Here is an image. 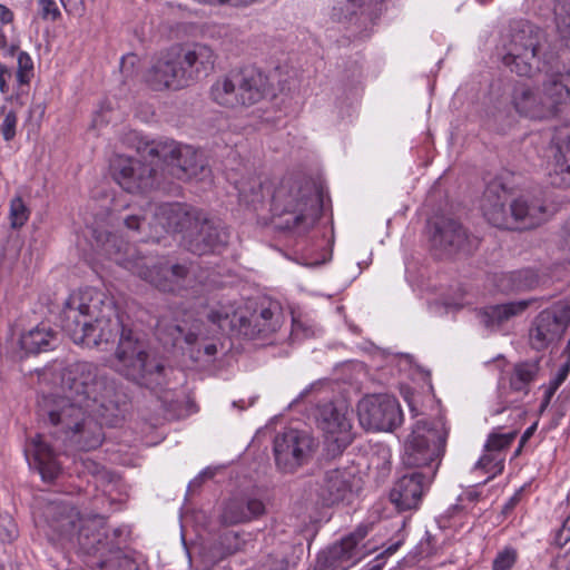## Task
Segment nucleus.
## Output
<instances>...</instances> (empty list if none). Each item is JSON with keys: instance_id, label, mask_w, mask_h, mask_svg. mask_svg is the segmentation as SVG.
<instances>
[{"instance_id": "nucleus-1", "label": "nucleus", "mask_w": 570, "mask_h": 570, "mask_svg": "<svg viewBox=\"0 0 570 570\" xmlns=\"http://www.w3.org/2000/svg\"><path fill=\"white\" fill-rule=\"evenodd\" d=\"M41 381H52L60 392L43 395L39 412L59 426L80 450L89 451L102 442L101 426L92 414L105 416L118 409L120 394L116 383L98 373L89 362H76L68 366L55 362L39 374Z\"/></svg>"}, {"instance_id": "nucleus-2", "label": "nucleus", "mask_w": 570, "mask_h": 570, "mask_svg": "<svg viewBox=\"0 0 570 570\" xmlns=\"http://www.w3.org/2000/svg\"><path fill=\"white\" fill-rule=\"evenodd\" d=\"M61 327L73 343L87 347L109 343L121 327L115 370L148 389L161 384L163 364L149 356L144 342L130 328L121 326L115 304L98 289L87 287L69 294L61 312Z\"/></svg>"}, {"instance_id": "nucleus-3", "label": "nucleus", "mask_w": 570, "mask_h": 570, "mask_svg": "<svg viewBox=\"0 0 570 570\" xmlns=\"http://www.w3.org/2000/svg\"><path fill=\"white\" fill-rule=\"evenodd\" d=\"M125 226L141 234V242H159L165 233H184L190 252L204 255L219 250L227 243V233L208 220H200L179 203L148 204L144 215L131 214L125 218Z\"/></svg>"}, {"instance_id": "nucleus-4", "label": "nucleus", "mask_w": 570, "mask_h": 570, "mask_svg": "<svg viewBox=\"0 0 570 570\" xmlns=\"http://www.w3.org/2000/svg\"><path fill=\"white\" fill-rule=\"evenodd\" d=\"M216 60L217 53L207 43L173 46L153 59L144 81L154 91L180 90L212 73Z\"/></svg>"}, {"instance_id": "nucleus-5", "label": "nucleus", "mask_w": 570, "mask_h": 570, "mask_svg": "<svg viewBox=\"0 0 570 570\" xmlns=\"http://www.w3.org/2000/svg\"><path fill=\"white\" fill-rule=\"evenodd\" d=\"M95 238L97 246L108 258L160 291H176L188 275V268L185 265H169L168 262L156 263L153 258L140 256L130 245L124 244L114 234L99 233Z\"/></svg>"}, {"instance_id": "nucleus-6", "label": "nucleus", "mask_w": 570, "mask_h": 570, "mask_svg": "<svg viewBox=\"0 0 570 570\" xmlns=\"http://www.w3.org/2000/svg\"><path fill=\"white\" fill-rule=\"evenodd\" d=\"M271 209L281 229L304 232L315 222V199L296 183H282L275 189Z\"/></svg>"}, {"instance_id": "nucleus-7", "label": "nucleus", "mask_w": 570, "mask_h": 570, "mask_svg": "<svg viewBox=\"0 0 570 570\" xmlns=\"http://www.w3.org/2000/svg\"><path fill=\"white\" fill-rule=\"evenodd\" d=\"M445 423L438 419L415 423L404 444L403 463L411 468H425L441 459L448 439Z\"/></svg>"}, {"instance_id": "nucleus-8", "label": "nucleus", "mask_w": 570, "mask_h": 570, "mask_svg": "<svg viewBox=\"0 0 570 570\" xmlns=\"http://www.w3.org/2000/svg\"><path fill=\"white\" fill-rule=\"evenodd\" d=\"M360 424L367 431L391 432L403 422L399 401L389 394H371L357 403Z\"/></svg>"}, {"instance_id": "nucleus-9", "label": "nucleus", "mask_w": 570, "mask_h": 570, "mask_svg": "<svg viewBox=\"0 0 570 570\" xmlns=\"http://www.w3.org/2000/svg\"><path fill=\"white\" fill-rule=\"evenodd\" d=\"M316 449V442L307 432L289 429L274 439V458L278 470L293 473L306 464Z\"/></svg>"}, {"instance_id": "nucleus-10", "label": "nucleus", "mask_w": 570, "mask_h": 570, "mask_svg": "<svg viewBox=\"0 0 570 570\" xmlns=\"http://www.w3.org/2000/svg\"><path fill=\"white\" fill-rule=\"evenodd\" d=\"M430 242L435 255L442 257L455 253H471L479 239L469 236L462 225L449 217H439L431 225Z\"/></svg>"}, {"instance_id": "nucleus-11", "label": "nucleus", "mask_w": 570, "mask_h": 570, "mask_svg": "<svg viewBox=\"0 0 570 570\" xmlns=\"http://www.w3.org/2000/svg\"><path fill=\"white\" fill-rule=\"evenodd\" d=\"M148 155L167 163L173 174L179 179H190L204 170L197 150L189 145L174 140H160L148 148Z\"/></svg>"}, {"instance_id": "nucleus-12", "label": "nucleus", "mask_w": 570, "mask_h": 570, "mask_svg": "<svg viewBox=\"0 0 570 570\" xmlns=\"http://www.w3.org/2000/svg\"><path fill=\"white\" fill-rule=\"evenodd\" d=\"M570 323V306L554 305L541 311L529 332L532 348L543 351L559 341Z\"/></svg>"}, {"instance_id": "nucleus-13", "label": "nucleus", "mask_w": 570, "mask_h": 570, "mask_svg": "<svg viewBox=\"0 0 570 570\" xmlns=\"http://www.w3.org/2000/svg\"><path fill=\"white\" fill-rule=\"evenodd\" d=\"M117 184L128 193H142L153 188L156 170L138 159L118 155L110 165Z\"/></svg>"}, {"instance_id": "nucleus-14", "label": "nucleus", "mask_w": 570, "mask_h": 570, "mask_svg": "<svg viewBox=\"0 0 570 570\" xmlns=\"http://www.w3.org/2000/svg\"><path fill=\"white\" fill-rule=\"evenodd\" d=\"M511 104L520 116L531 119H548L558 112L553 100L544 95L543 89L527 82H519L513 87Z\"/></svg>"}, {"instance_id": "nucleus-15", "label": "nucleus", "mask_w": 570, "mask_h": 570, "mask_svg": "<svg viewBox=\"0 0 570 570\" xmlns=\"http://www.w3.org/2000/svg\"><path fill=\"white\" fill-rule=\"evenodd\" d=\"M436 469H430L428 474L411 472L401 476L390 492V500L400 511L416 509L429 487Z\"/></svg>"}, {"instance_id": "nucleus-16", "label": "nucleus", "mask_w": 570, "mask_h": 570, "mask_svg": "<svg viewBox=\"0 0 570 570\" xmlns=\"http://www.w3.org/2000/svg\"><path fill=\"white\" fill-rule=\"evenodd\" d=\"M502 62L519 76H530L538 60L535 38H502Z\"/></svg>"}, {"instance_id": "nucleus-17", "label": "nucleus", "mask_w": 570, "mask_h": 570, "mask_svg": "<svg viewBox=\"0 0 570 570\" xmlns=\"http://www.w3.org/2000/svg\"><path fill=\"white\" fill-rule=\"evenodd\" d=\"M317 422L326 441L335 444L337 450H343L352 442V424L345 406H335L333 403L322 405Z\"/></svg>"}, {"instance_id": "nucleus-18", "label": "nucleus", "mask_w": 570, "mask_h": 570, "mask_svg": "<svg viewBox=\"0 0 570 570\" xmlns=\"http://www.w3.org/2000/svg\"><path fill=\"white\" fill-rule=\"evenodd\" d=\"M553 213L554 208L538 197L520 196L511 199V229L534 228L547 222Z\"/></svg>"}, {"instance_id": "nucleus-19", "label": "nucleus", "mask_w": 570, "mask_h": 570, "mask_svg": "<svg viewBox=\"0 0 570 570\" xmlns=\"http://www.w3.org/2000/svg\"><path fill=\"white\" fill-rule=\"evenodd\" d=\"M510 193L499 184H490L483 196L482 213L494 227L511 229Z\"/></svg>"}, {"instance_id": "nucleus-20", "label": "nucleus", "mask_w": 570, "mask_h": 570, "mask_svg": "<svg viewBox=\"0 0 570 570\" xmlns=\"http://www.w3.org/2000/svg\"><path fill=\"white\" fill-rule=\"evenodd\" d=\"M283 320L282 307L277 302H268L267 305H262L259 311L246 316L244 331L242 334L252 338L257 336H267L276 332Z\"/></svg>"}, {"instance_id": "nucleus-21", "label": "nucleus", "mask_w": 570, "mask_h": 570, "mask_svg": "<svg viewBox=\"0 0 570 570\" xmlns=\"http://www.w3.org/2000/svg\"><path fill=\"white\" fill-rule=\"evenodd\" d=\"M237 76L239 90L247 107L257 104L272 91L271 78L255 66L244 67Z\"/></svg>"}, {"instance_id": "nucleus-22", "label": "nucleus", "mask_w": 570, "mask_h": 570, "mask_svg": "<svg viewBox=\"0 0 570 570\" xmlns=\"http://www.w3.org/2000/svg\"><path fill=\"white\" fill-rule=\"evenodd\" d=\"M26 455L27 458L32 455L33 465L41 474L42 480L52 481L59 475L61 466L57 461V455L40 434L30 440Z\"/></svg>"}, {"instance_id": "nucleus-23", "label": "nucleus", "mask_w": 570, "mask_h": 570, "mask_svg": "<svg viewBox=\"0 0 570 570\" xmlns=\"http://www.w3.org/2000/svg\"><path fill=\"white\" fill-rule=\"evenodd\" d=\"M385 0H335L330 12L333 22L346 23L360 11L367 14L371 20L376 19L383 11Z\"/></svg>"}, {"instance_id": "nucleus-24", "label": "nucleus", "mask_w": 570, "mask_h": 570, "mask_svg": "<svg viewBox=\"0 0 570 570\" xmlns=\"http://www.w3.org/2000/svg\"><path fill=\"white\" fill-rule=\"evenodd\" d=\"M348 473L341 469H333L325 472L321 483L317 484L316 493L325 505H333L343 501L351 492Z\"/></svg>"}, {"instance_id": "nucleus-25", "label": "nucleus", "mask_w": 570, "mask_h": 570, "mask_svg": "<svg viewBox=\"0 0 570 570\" xmlns=\"http://www.w3.org/2000/svg\"><path fill=\"white\" fill-rule=\"evenodd\" d=\"M367 533L368 527L360 524L353 532L342 538L340 543L332 547L331 557L336 561L346 563V568L356 564L366 554L360 544Z\"/></svg>"}, {"instance_id": "nucleus-26", "label": "nucleus", "mask_w": 570, "mask_h": 570, "mask_svg": "<svg viewBox=\"0 0 570 570\" xmlns=\"http://www.w3.org/2000/svg\"><path fill=\"white\" fill-rule=\"evenodd\" d=\"M52 511L56 517L51 525L61 535L82 534L88 522H95L99 519L97 514L83 517L75 507L69 504L53 507Z\"/></svg>"}, {"instance_id": "nucleus-27", "label": "nucleus", "mask_w": 570, "mask_h": 570, "mask_svg": "<svg viewBox=\"0 0 570 570\" xmlns=\"http://www.w3.org/2000/svg\"><path fill=\"white\" fill-rule=\"evenodd\" d=\"M246 314L247 311L236 305V302L227 299L226 302H219L217 306L213 307L207 317L213 325H217L219 328L228 326L243 333Z\"/></svg>"}, {"instance_id": "nucleus-28", "label": "nucleus", "mask_w": 570, "mask_h": 570, "mask_svg": "<svg viewBox=\"0 0 570 570\" xmlns=\"http://www.w3.org/2000/svg\"><path fill=\"white\" fill-rule=\"evenodd\" d=\"M18 67L16 71V82H17V92L16 95H9L7 97V102L14 104L19 107H22L29 96L30 82L35 76L33 61L31 57L24 52L20 51L18 53Z\"/></svg>"}, {"instance_id": "nucleus-29", "label": "nucleus", "mask_w": 570, "mask_h": 570, "mask_svg": "<svg viewBox=\"0 0 570 570\" xmlns=\"http://www.w3.org/2000/svg\"><path fill=\"white\" fill-rule=\"evenodd\" d=\"M210 97L217 105L225 108L247 107L239 90V83L236 86L229 76L220 77L212 85Z\"/></svg>"}, {"instance_id": "nucleus-30", "label": "nucleus", "mask_w": 570, "mask_h": 570, "mask_svg": "<svg viewBox=\"0 0 570 570\" xmlns=\"http://www.w3.org/2000/svg\"><path fill=\"white\" fill-rule=\"evenodd\" d=\"M543 92L553 100L557 109L570 102V69L548 71L543 81Z\"/></svg>"}, {"instance_id": "nucleus-31", "label": "nucleus", "mask_w": 570, "mask_h": 570, "mask_svg": "<svg viewBox=\"0 0 570 570\" xmlns=\"http://www.w3.org/2000/svg\"><path fill=\"white\" fill-rule=\"evenodd\" d=\"M55 342V333L43 325L23 333L19 340L20 348L27 354L46 352L53 347Z\"/></svg>"}, {"instance_id": "nucleus-32", "label": "nucleus", "mask_w": 570, "mask_h": 570, "mask_svg": "<svg viewBox=\"0 0 570 570\" xmlns=\"http://www.w3.org/2000/svg\"><path fill=\"white\" fill-rule=\"evenodd\" d=\"M170 334L174 336V341L184 336V341L188 345H194L212 337L210 331L206 328L204 322L191 320V315L188 312L184 313L183 324L174 325Z\"/></svg>"}, {"instance_id": "nucleus-33", "label": "nucleus", "mask_w": 570, "mask_h": 570, "mask_svg": "<svg viewBox=\"0 0 570 570\" xmlns=\"http://www.w3.org/2000/svg\"><path fill=\"white\" fill-rule=\"evenodd\" d=\"M538 284V275L530 268L503 273L497 286L501 292L531 289Z\"/></svg>"}, {"instance_id": "nucleus-34", "label": "nucleus", "mask_w": 570, "mask_h": 570, "mask_svg": "<svg viewBox=\"0 0 570 570\" xmlns=\"http://www.w3.org/2000/svg\"><path fill=\"white\" fill-rule=\"evenodd\" d=\"M528 306V301L510 302L507 304L489 306L482 312L483 323L487 326L500 325L511 317L523 313Z\"/></svg>"}, {"instance_id": "nucleus-35", "label": "nucleus", "mask_w": 570, "mask_h": 570, "mask_svg": "<svg viewBox=\"0 0 570 570\" xmlns=\"http://www.w3.org/2000/svg\"><path fill=\"white\" fill-rule=\"evenodd\" d=\"M554 178L553 184L569 187L570 186V136L563 141L554 156Z\"/></svg>"}, {"instance_id": "nucleus-36", "label": "nucleus", "mask_w": 570, "mask_h": 570, "mask_svg": "<svg viewBox=\"0 0 570 570\" xmlns=\"http://www.w3.org/2000/svg\"><path fill=\"white\" fill-rule=\"evenodd\" d=\"M538 363L522 362L515 364L510 377V387L517 392H528V387L538 375Z\"/></svg>"}, {"instance_id": "nucleus-37", "label": "nucleus", "mask_w": 570, "mask_h": 570, "mask_svg": "<svg viewBox=\"0 0 570 570\" xmlns=\"http://www.w3.org/2000/svg\"><path fill=\"white\" fill-rule=\"evenodd\" d=\"M267 76L272 80V90L277 86L283 91L291 88L292 82L297 78V71L288 65H281L271 70Z\"/></svg>"}, {"instance_id": "nucleus-38", "label": "nucleus", "mask_w": 570, "mask_h": 570, "mask_svg": "<svg viewBox=\"0 0 570 570\" xmlns=\"http://www.w3.org/2000/svg\"><path fill=\"white\" fill-rule=\"evenodd\" d=\"M504 453L487 451L483 449V454L476 461L474 468L495 475L502 472L504 468Z\"/></svg>"}, {"instance_id": "nucleus-39", "label": "nucleus", "mask_w": 570, "mask_h": 570, "mask_svg": "<svg viewBox=\"0 0 570 570\" xmlns=\"http://www.w3.org/2000/svg\"><path fill=\"white\" fill-rule=\"evenodd\" d=\"M245 514V500L233 499L225 504L220 518L225 524H237L246 522Z\"/></svg>"}, {"instance_id": "nucleus-40", "label": "nucleus", "mask_w": 570, "mask_h": 570, "mask_svg": "<svg viewBox=\"0 0 570 570\" xmlns=\"http://www.w3.org/2000/svg\"><path fill=\"white\" fill-rule=\"evenodd\" d=\"M30 217V209L20 196H16L10 202L9 220L12 228L22 227Z\"/></svg>"}, {"instance_id": "nucleus-41", "label": "nucleus", "mask_w": 570, "mask_h": 570, "mask_svg": "<svg viewBox=\"0 0 570 570\" xmlns=\"http://www.w3.org/2000/svg\"><path fill=\"white\" fill-rule=\"evenodd\" d=\"M517 436V432L509 433H491L484 444V450L503 453L510 448Z\"/></svg>"}, {"instance_id": "nucleus-42", "label": "nucleus", "mask_w": 570, "mask_h": 570, "mask_svg": "<svg viewBox=\"0 0 570 570\" xmlns=\"http://www.w3.org/2000/svg\"><path fill=\"white\" fill-rule=\"evenodd\" d=\"M554 16L558 31L563 36H570V0H558Z\"/></svg>"}, {"instance_id": "nucleus-43", "label": "nucleus", "mask_w": 570, "mask_h": 570, "mask_svg": "<svg viewBox=\"0 0 570 570\" xmlns=\"http://www.w3.org/2000/svg\"><path fill=\"white\" fill-rule=\"evenodd\" d=\"M518 560V551L512 547H505L493 559L492 570H511Z\"/></svg>"}, {"instance_id": "nucleus-44", "label": "nucleus", "mask_w": 570, "mask_h": 570, "mask_svg": "<svg viewBox=\"0 0 570 570\" xmlns=\"http://www.w3.org/2000/svg\"><path fill=\"white\" fill-rule=\"evenodd\" d=\"M219 544L223 554L230 556L243 550L245 541L240 538V535L237 532L229 531L222 535Z\"/></svg>"}, {"instance_id": "nucleus-45", "label": "nucleus", "mask_w": 570, "mask_h": 570, "mask_svg": "<svg viewBox=\"0 0 570 570\" xmlns=\"http://www.w3.org/2000/svg\"><path fill=\"white\" fill-rule=\"evenodd\" d=\"M11 105L13 108L4 114L2 124L0 126L1 134L6 141H11L16 137V128L18 124L17 108L20 107L14 104Z\"/></svg>"}, {"instance_id": "nucleus-46", "label": "nucleus", "mask_w": 570, "mask_h": 570, "mask_svg": "<svg viewBox=\"0 0 570 570\" xmlns=\"http://www.w3.org/2000/svg\"><path fill=\"white\" fill-rule=\"evenodd\" d=\"M12 80V71L4 63H0V92L4 95V100L7 101V97L9 95H16L17 92V82L13 87L10 86Z\"/></svg>"}, {"instance_id": "nucleus-47", "label": "nucleus", "mask_w": 570, "mask_h": 570, "mask_svg": "<svg viewBox=\"0 0 570 570\" xmlns=\"http://www.w3.org/2000/svg\"><path fill=\"white\" fill-rule=\"evenodd\" d=\"M570 372V362L563 364L557 372L553 379L550 380L544 392H548V397H553L557 390L566 381Z\"/></svg>"}, {"instance_id": "nucleus-48", "label": "nucleus", "mask_w": 570, "mask_h": 570, "mask_svg": "<svg viewBox=\"0 0 570 570\" xmlns=\"http://www.w3.org/2000/svg\"><path fill=\"white\" fill-rule=\"evenodd\" d=\"M510 28V36H534L539 30L534 24L524 19L511 21Z\"/></svg>"}, {"instance_id": "nucleus-49", "label": "nucleus", "mask_w": 570, "mask_h": 570, "mask_svg": "<svg viewBox=\"0 0 570 570\" xmlns=\"http://www.w3.org/2000/svg\"><path fill=\"white\" fill-rule=\"evenodd\" d=\"M246 522L258 518L265 513V504L262 500L249 498L245 500Z\"/></svg>"}, {"instance_id": "nucleus-50", "label": "nucleus", "mask_w": 570, "mask_h": 570, "mask_svg": "<svg viewBox=\"0 0 570 570\" xmlns=\"http://www.w3.org/2000/svg\"><path fill=\"white\" fill-rule=\"evenodd\" d=\"M39 11L45 19L56 20L60 16L55 0H39Z\"/></svg>"}, {"instance_id": "nucleus-51", "label": "nucleus", "mask_w": 570, "mask_h": 570, "mask_svg": "<svg viewBox=\"0 0 570 570\" xmlns=\"http://www.w3.org/2000/svg\"><path fill=\"white\" fill-rule=\"evenodd\" d=\"M16 537V530L10 517L0 515V542L11 541Z\"/></svg>"}, {"instance_id": "nucleus-52", "label": "nucleus", "mask_w": 570, "mask_h": 570, "mask_svg": "<svg viewBox=\"0 0 570 570\" xmlns=\"http://www.w3.org/2000/svg\"><path fill=\"white\" fill-rule=\"evenodd\" d=\"M570 541V514L563 521L561 528L554 537V544L559 548L564 547Z\"/></svg>"}, {"instance_id": "nucleus-53", "label": "nucleus", "mask_w": 570, "mask_h": 570, "mask_svg": "<svg viewBox=\"0 0 570 570\" xmlns=\"http://www.w3.org/2000/svg\"><path fill=\"white\" fill-rule=\"evenodd\" d=\"M60 2L68 13L78 14L82 11V0H60Z\"/></svg>"}, {"instance_id": "nucleus-54", "label": "nucleus", "mask_w": 570, "mask_h": 570, "mask_svg": "<svg viewBox=\"0 0 570 570\" xmlns=\"http://www.w3.org/2000/svg\"><path fill=\"white\" fill-rule=\"evenodd\" d=\"M12 21L13 12L4 4H0V32H3V27L11 24Z\"/></svg>"}, {"instance_id": "nucleus-55", "label": "nucleus", "mask_w": 570, "mask_h": 570, "mask_svg": "<svg viewBox=\"0 0 570 570\" xmlns=\"http://www.w3.org/2000/svg\"><path fill=\"white\" fill-rule=\"evenodd\" d=\"M17 49V45H8L6 38H0V50L4 57L13 56Z\"/></svg>"}, {"instance_id": "nucleus-56", "label": "nucleus", "mask_w": 570, "mask_h": 570, "mask_svg": "<svg viewBox=\"0 0 570 570\" xmlns=\"http://www.w3.org/2000/svg\"><path fill=\"white\" fill-rule=\"evenodd\" d=\"M522 489L518 490L504 504L503 512L508 513L515 508L521 498Z\"/></svg>"}, {"instance_id": "nucleus-57", "label": "nucleus", "mask_w": 570, "mask_h": 570, "mask_svg": "<svg viewBox=\"0 0 570 570\" xmlns=\"http://www.w3.org/2000/svg\"><path fill=\"white\" fill-rule=\"evenodd\" d=\"M82 463L86 470L92 475H99L100 473H102V466L96 463L95 461L85 460Z\"/></svg>"}, {"instance_id": "nucleus-58", "label": "nucleus", "mask_w": 570, "mask_h": 570, "mask_svg": "<svg viewBox=\"0 0 570 570\" xmlns=\"http://www.w3.org/2000/svg\"><path fill=\"white\" fill-rule=\"evenodd\" d=\"M292 333L295 335V336H298V335H303V336H308L309 335V330L304 327L303 324L296 320H293V326H292Z\"/></svg>"}, {"instance_id": "nucleus-59", "label": "nucleus", "mask_w": 570, "mask_h": 570, "mask_svg": "<svg viewBox=\"0 0 570 570\" xmlns=\"http://www.w3.org/2000/svg\"><path fill=\"white\" fill-rule=\"evenodd\" d=\"M137 56L134 53L126 55L121 58L120 68L122 72H127V66L130 65L131 67L135 66L137 61Z\"/></svg>"}, {"instance_id": "nucleus-60", "label": "nucleus", "mask_w": 570, "mask_h": 570, "mask_svg": "<svg viewBox=\"0 0 570 570\" xmlns=\"http://www.w3.org/2000/svg\"><path fill=\"white\" fill-rule=\"evenodd\" d=\"M204 353L208 356H214L217 353V346L215 343H208L204 346Z\"/></svg>"}, {"instance_id": "nucleus-61", "label": "nucleus", "mask_w": 570, "mask_h": 570, "mask_svg": "<svg viewBox=\"0 0 570 570\" xmlns=\"http://www.w3.org/2000/svg\"><path fill=\"white\" fill-rule=\"evenodd\" d=\"M552 397H548V392H544L541 409L544 410L551 402Z\"/></svg>"}, {"instance_id": "nucleus-62", "label": "nucleus", "mask_w": 570, "mask_h": 570, "mask_svg": "<svg viewBox=\"0 0 570 570\" xmlns=\"http://www.w3.org/2000/svg\"><path fill=\"white\" fill-rule=\"evenodd\" d=\"M101 124H102V120H100V115H97L92 120L91 127L97 128V127L101 126Z\"/></svg>"}, {"instance_id": "nucleus-63", "label": "nucleus", "mask_w": 570, "mask_h": 570, "mask_svg": "<svg viewBox=\"0 0 570 570\" xmlns=\"http://www.w3.org/2000/svg\"><path fill=\"white\" fill-rule=\"evenodd\" d=\"M532 430H533V428H530V429H528V430L524 432V434H523V436H522V442H521V444H522V443H523V442H524V441H525V440L531 435Z\"/></svg>"}, {"instance_id": "nucleus-64", "label": "nucleus", "mask_w": 570, "mask_h": 570, "mask_svg": "<svg viewBox=\"0 0 570 570\" xmlns=\"http://www.w3.org/2000/svg\"><path fill=\"white\" fill-rule=\"evenodd\" d=\"M395 550H396V547H390V548H387L386 552L387 553H394Z\"/></svg>"}]
</instances>
